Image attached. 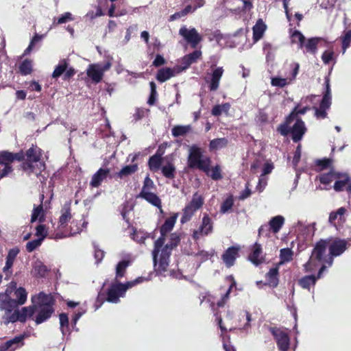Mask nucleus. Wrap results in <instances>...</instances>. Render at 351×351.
<instances>
[{
    "label": "nucleus",
    "mask_w": 351,
    "mask_h": 351,
    "mask_svg": "<svg viewBox=\"0 0 351 351\" xmlns=\"http://www.w3.org/2000/svg\"><path fill=\"white\" fill-rule=\"evenodd\" d=\"M315 97V95H311L302 98L300 103L294 108L293 112L289 116V120L293 119L295 115L305 114L307 110H310L308 103H311L313 99Z\"/></svg>",
    "instance_id": "nucleus-13"
},
{
    "label": "nucleus",
    "mask_w": 351,
    "mask_h": 351,
    "mask_svg": "<svg viewBox=\"0 0 351 351\" xmlns=\"http://www.w3.org/2000/svg\"><path fill=\"white\" fill-rule=\"evenodd\" d=\"M176 75L175 70L170 68H162L160 69L156 75V79L160 82H165Z\"/></svg>",
    "instance_id": "nucleus-28"
},
{
    "label": "nucleus",
    "mask_w": 351,
    "mask_h": 351,
    "mask_svg": "<svg viewBox=\"0 0 351 351\" xmlns=\"http://www.w3.org/2000/svg\"><path fill=\"white\" fill-rule=\"evenodd\" d=\"M230 108V105L228 103H225L221 105H216L212 110V114L214 116H219L222 113L228 114Z\"/></svg>",
    "instance_id": "nucleus-42"
},
{
    "label": "nucleus",
    "mask_w": 351,
    "mask_h": 351,
    "mask_svg": "<svg viewBox=\"0 0 351 351\" xmlns=\"http://www.w3.org/2000/svg\"><path fill=\"white\" fill-rule=\"evenodd\" d=\"M149 86H150V88H151V94H150V96H149L147 103L149 105H153L156 101V97L157 95L156 85L154 82H151L149 83Z\"/></svg>",
    "instance_id": "nucleus-57"
},
{
    "label": "nucleus",
    "mask_w": 351,
    "mask_h": 351,
    "mask_svg": "<svg viewBox=\"0 0 351 351\" xmlns=\"http://www.w3.org/2000/svg\"><path fill=\"white\" fill-rule=\"evenodd\" d=\"M270 331L276 341L279 350L287 351L290 343L288 334L285 330L276 328H271Z\"/></svg>",
    "instance_id": "nucleus-11"
},
{
    "label": "nucleus",
    "mask_w": 351,
    "mask_h": 351,
    "mask_svg": "<svg viewBox=\"0 0 351 351\" xmlns=\"http://www.w3.org/2000/svg\"><path fill=\"white\" fill-rule=\"evenodd\" d=\"M191 127L190 125H176L172 128V135L175 137L184 136L190 132Z\"/></svg>",
    "instance_id": "nucleus-36"
},
{
    "label": "nucleus",
    "mask_w": 351,
    "mask_h": 351,
    "mask_svg": "<svg viewBox=\"0 0 351 351\" xmlns=\"http://www.w3.org/2000/svg\"><path fill=\"white\" fill-rule=\"evenodd\" d=\"M340 178L339 173H336L333 169H330L328 173H320L316 177V180H319L321 184L328 186L333 180Z\"/></svg>",
    "instance_id": "nucleus-21"
},
{
    "label": "nucleus",
    "mask_w": 351,
    "mask_h": 351,
    "mask_svg": "<svg viewBox=\"0 0 351 351\" xmlns=\"http://www.w3.org/2000/svg\"><path fill=\"white\" fill-rule=\"evenodd\" d=\"M299 66H299L298 63H295L294 64V68H293V70L291 77H288L286 78L276 77L271 78V85L274 86H278V87L282 88V87L285 86L286 85L290 84L296 77V76L298 73Z\"/></svg>",
    "instance_id": "nucleus-14"
},
{
    "label": "nucleus",
    "mask_w": 351,
    "mask_h": 351,
    "mask_svg": "<svg viewBox=\"0 0 351 351\" xmlns=\"http://www.w3.org/2000/svg\"><path fill=\"white\" fill-rule=\"evenodd\" d=\"M320 40L321 38H310L307 40L306 43H304V46L306 47L308 52L315 54L317 51V44Z\"/></svg>",
    "instance_id": "nucleus-41"
},
{
    "label": "nucleus",
    "mask_w": 351,
    "mask_h": 351,
    "mask_svg": "<svg viewBox=\"0 0 351 351\" xmlns=\"http://www.w3.org/2000/svg\"><path fill=\"white\" fill-rule=\"evenodd\" d=\"M60 329L63 335L65 334L69 326V317L66 313H61L59 315Z\"/></svg>",
    "instance_id": "nucleus-56"
},
{
    "label": "nucleus",
    "mask_w": 351,
    "mask_h": 351,
    "mask_svg": "<svg viewBox=\"0 0 351 351\" xmlns=\"http://www.w3.org/2000/svg\"><path fill=\"white\" fill-rule=\"evenodd\" d=\"M227 279L230 280L232 282V283L230 285L228 289L226 291V293L222 296L221 299L217 302V306L219 307L223 306L226 303V302L229 299L230 293L232 289L236 285V282L234 281L232 276H228Z\"/></svg>",
    "instance_id": "nucleus-37"
},
{
    "label": "nucleus",
    "mask_w": 351,
    "mask_h": 351,
    "mask_svg": "<svg viewBox=\"0 0 351 351\" xmlns=\"http://www.w3.org/2000/svg\"><path fill=\"white\" fill-rule=\"evenodd\" d=\"M112 66V63L108 61L104 65L101 64H91L86 69V74L93 82L99 83L101 81L105 71H108Z\"/></svg>",
    "instance_id": "nucleus-9"
},
{
    "label": "nucleus",
    "mask_w": 351,
    "mask_h": 351,
    "mask_svg": "<svg viewBox=\"0 0 351 351\" xmlns=\"http://www.w3.org/2000/svg\"><path fill=\"white\" fill-rule=\"evenodd\" d=\"M340 178H337L334 184L336 191H341L349 182V176L346 173H340Z\"/></svg>",
    "instance_id": "nucleus-35"
},
{
    "label": "nucleus",
    "mask_w": 351,
    "mask_h": 351,
    "mask_svg": "<svg viewBox=\"0 0 351 351\" xmlns=\"http://www.w3.org/2000/svg\"><path fill=\"white\" fill-rule=\"evenodd\" d=\"M5 313L4 316L3 317V319L4 320L5 324L8 323H14L16 322H19V311L15 310L13 313H12V311H5Z\"/></svg>",
    "instance_id": "nucleus-39"
},
{
    "label": "nucleus",
    "mask_w": 351,
    "mask_h": 351,
    "mask_svg": "<svg viewBox=\"0 0 351 351\" xmlns=\"http://www.w3.org/2000/svg\"><path fill=\"white\" fill-rule=\"evenodd\" d=\"M293 252L290 248H283L280 250V264H284L291 261L293 259Z\"/></svg>",
    "instance_id": "nucleus-38"
},
{
    "label": "nucleus",
    "mask_w": 351,
    "mask_h": 351,
    "mask_svg": "<svg viewBox=\"0 0 351 351\" xmlns=\"http://www.w3.org/2000/svg\"><path fill=\"white\" fill-rule=\"evenodd\" d=\"M43 217H44V211L43 209V206L41 205L34 208L32 217H31V222H34L37 219H38L40 221H43Z\"/></svg>",
    "instance_id": "nucleus-49"
},
{
    "label": "nucleus",
    "mask_w": 351,
    "mask_h": 351,
    "mask_svg": "<svg viewBox=\"0 0 351 351\" xmlns=\"http://www.w3.org/2000/svg\"><path fill=\"white\" fill-rule=\"evenodd\" d=\"M267 25L261 19H259L253 27V40L254 42L259 40L266 31Z\"/></svg>",
    "instance_id": "nucleus-24"
},
{
    "label": "nucleus",
    "mask_w": 351,
    "mask_h": 351,
    "mask_svg": "<svg viewBox=\"0 0 351 351\" xmlns=\"http://www.w3.org/2000/svg\"><path fill=\"white\" fill-rule=\"evenodd\" d=\"M233 203L234 201L231 196L227 197L221 205L220 212L223 214L228 213L232 208Z\"/></svg>",
    "instance_id": "nucleus-54"
},
{
    "label": "nucleus",
    "mask_w": 351,
    "mask_h": 351,
    "mask_svg": "<svg viewBox=\"0 0 351 351\" xmlns=\"http://www.w3.org/2000/svg\"><path fill=\"white\" fill-rule=\"evenodd\" d=\"M326 93L324 94L323 99L322 100V102L320 104V107L322 109L326 110L329 108L330 104H331V93H330V84H329V80H326Z\"/></svg>",
    "instance_id": "nucleus-34"
},
{
    "label": "nucleus",
    "mask_w": 351,
    "mask_h": 351,
    "mask_svg": "<svg viewBox=\"0 0 351 351\" xmlns=\"http://www.w3.org/2000/svg\"><path fill=\"white\" fill-rule=\"evenodd\" d=\"M71 217L70 203L65 204L61 210V215L59 219V226H65L71 220Z\"/></svg>",
    "instance_id": "nucleus-25"
},
{
    "label": "nucleus",
    "mask_w": 351,
    "mask_h": 351,
    "mask_svg": "<svg viewBox=\"0 0 351 351\" xmlns=\"http://www.w3.org/2000/svg\"><path fill=\"white\" fill-rule=\"evenodd\" d=\"M74 20V18L71 12H65L62 14L58 19H54L53 24V25H60L62 23H66L69 21H72Z\"/></svg>",
    "instance_id": "nucleus-48"
},
{
    "label": "nucleus",
    "mask_w": 351,
    "mask_h": 351,
    "mask_svg": "<svg viewBox=\"0 0 351 351\" xmlns=\"http://www.w3.org/2000/svg\"><path fill=\"white\" fill-rule=\"evenodd\" d=\"M32 61L28 60H24L21 64V65L19 66L20 72L23 75L29 74L32 71Z\"/></svg>",
    "instance_id": "nucleus-55"
},
{
    "label": "nucleus",
    "mask_w": 351,
    "mask_h": 351,
    "mask_svg": "<svg viewBox=\"0 0 351 351\" xmlns=\"http://www.w3.org/2000/svg\"><path fill=\"white\" fill-rule=\"evenodd\" d=\"M204 202V198L200 194L198 193H194L191 200L183 209L180 222L182 223H185L190 221L195 213L203 206Z\"/></svg>",
    "instance_id": "nucleus-8"
},
{
    "label": "nucleus",
    "mask_w": 351,
    "mask_h": 351,
    "mask_svg": "<svg viewBox=\"0 0 351 351\" xmlns=\"http://www.w3.org/2000/svg\"><path fill=\"white\" fill-rule=\"evenodd\" d=\"M26 160L22 165L23 170L28 174L38 175L45 168V163L40 160L42 151L37 147H32L26 152Z\"/></svg>",
    "instance_id": "nucleus-5"
},
{
    "label": "nucleus",
    "mask_w": 351,
    "mask_h": 351,
    "mask_svg": "<svg viewBox=\"0 0 351 351\" xmlns=\"http://www.w3.org/2000/svg\"><path fill=\"white\" fill-rule=\"evenodd\" d=\"M346 213V209L343 207L339 208L337 212L331 213L329 217V222L334 225L336 224L335 221L338 220L341 221L343 220V215Z\"/></svg>",
    "instance_id": "nucleus-44"
},
{
    "label": "nucleus",
    "mask_w": 351,
    "mask_h": 351,
    "mask_svg": "<svg viewBox=\"0 0 351 351\" xmlns=\"http://www.w3.org/2000/svg\"><path fill=\"white\" fill-rule=\"evenodd\" d=\"M138 167L136 164L129 165L123 167L118 173L117 176L120 178H126L137 171Z\"/></svg>",
    "instance_id": "nucleus-33"
},
{
    "label": "nucleus",
    "mask_w": 351,
    "mask_h": 351,
    "mask_svg": "<svg viewBox=\"0 0 351 351\" xmlns=\"http://www.w3.org/2000/svg\"><path fill=\"white\" fill-rule=\"evenodd\" d=\"M346 241L338 239L317 242L308 262L304 265L306 271H313L321 263L331 266L333 257L341 255L346 250Z\"/></svg>",
    "instance_id": "nucleus-2"
},
{
    "label": "nucleus",
    "mask_w": 351,
    "mask_h": 351,
    "mask_svg": "<svg viewBox=\"0 0 351 351\" xmlns=\"http://www.w3.org/2000/svg\"><path fill=\"white\" fill-rule=\"evenodd\" d=\"M333 56H334L333 51L332 50H327L323 53V54L322 56V59L325 64H328L333 59Z\"/></svg>",
    "instance_id": "nucleus-62"
},
{
    "label": "nucleus",
    "mask_w": 351,
    "mask_h": 351,
    "mask_svg": "<svg viewBox=\"0 0 351 351\" xmlns=\"http://www.w3.org/2000/svg\"><path fill=\"white\" fill-rule=\"evenodd\" d=\"M304 36L298 31H295L291 34V42L293 43L298 44L300 48H302L304 47Z\"/></svg>",
    "instance_id": "nucleus-50"
},
{
    "label": "nucleus",
    "mask_w": 351,
    "mask_h": 351,
    "mask_svg": "<svg viewBox=\"0 0 351 351\" xmlns=\"http://www.w3.org/2000/svg\"><path fill=\"white\" fill-rule=\"evenodd\" d=\"M188 165L191 168H197L203 171H208L210 166V160L202 154V149L196 145L189 147Z\"/></svg>",
    "instance_id": "nucleus-7"
},
{
    "label": "nucleus",
    "mask_w": 351,
    "mask_h": 351,
    "mask_svg": "<svg viewBox=\"0 0 351 351\" xmlns=\"http://www.w3.org/2000/svg\"><path fill=\"white\" fill-rule=\"evenodd\" d=\"M285 223V218L281 215H277L271 219L269 221V226L273 232L277 233Z\"/></svg>",
    "instance_id": "nucleus-32"
},
{
    "label": "nucleus",
    "mask_w": 351,
    "mask_h": 351,
    "mask_svg": "<svg viewBox=\"0 0 351 351\" xmlns=\"http://www.w3.org/2000/svg\"><path fill=\"white\" fill-rule=\"evenodd\" d=\"M138 197L145 199L152 205L160 209V212L162 213V209L161 208V200L154 192L138 195Z\"/></svg>",
    "instance_id": "nucleus-27"
},
{
    "label": "nucleus",
    "mask_w": 351,
    "mask_h": 351,
    "mask_svg": "<svg viewBox=\"0 0 351 351\" xmlns=\"http://www.w3.org/2000/svg\"><path fill=\"white\" fill-rule=\"evenodd\" d=\"M228 144V140L226 138H216L210 142V149L217 150L223 148Z\"/></svg>",
    "instance_id": "nucleus-45"
},
{
    "label": "nucleus",
    "mask_w": 351,
    "mask_h": 351,
    "mask_svg": "<svg viewBox=\"0 0 351 351\" xmlns=\"http://www.w3.org/2000/svg\"><path fill=\"white\" fill-rule=\"evenodd\" d=\"M239 320L241 322V320H245L246 322L242 325L241 324V329L246 330L250 327V322L251 321V315L247 311H243L240 313Z\"/></svg>",
    "instance_id": "nucleus-51"
},
{
    "label": "nucleus",
    "mask_w": 351,
    "mask_h": 351,
    "mask_svg": "<svg viewBox=\"0 0 351 351\" xmlns=\"http://www.w3.org/2000/svg\"><path fill=\"white\" fill-rule=\"evenodd\" d=\"M208 176L211 177L213 180H220L222 176L221 174V169L219 166L216 165L213 167V168H210V166H208V171H204Z\"/></svg>",
    "instance_id": "nucleus-47"
},
{
    "label": "nucleus",
    "mask_w": 351,
    "mask_h": 351,
    "mask_svg": "<svg viewBox=\"0 0 351 351\" xmlns=\"http://www.w3.org/2000/svg\"><path fill=\"white\" fill-rule=\"evenodd\" d=\"M202 56V51L196 50L191 53L186 55L182 58L181 64L182 70L189 68L193 63L195 62Z\"/></svg>",
    "instance_id": "nucleus-23"
},
{
    "label": "nucleus",
    "mask_w": 351,
    "mask_h": 351,
    "mask_svg": "<svg viewBox=\"0 0 351 351\" xmlns=\"http://www.w3.org/2000/svg\"><path fill=\"white\" fill-rule=\"evenodd\" d=\"M341 40L343 53H345L351 43V30L345 32L343 36L341 37Z\"/></svg>",
    "instance_id": "nucleus-52"
},
{
    "label": "nucleus",
    "mask_w": 351,
    "mask_h": 351,
    "mask_svg": "<svg viewBox=\"0 0 351 351\" xmlns=\"http://www.w3.org/2000/svg\"><path fill=\"white\" fill-rule=\"evenodd\" d=\"M292 119H289V117L287 118V121L286 123H283V124H281L278 128V131L283 136H286L287 135V134L289 132V125L291 123V121Z\"/></svg>",
    "instance_id": "nucleus-60"
},
{
    "label": "nucleus",
    "mask_w": 351,
    "mask_h": 351,
    "mask_svg": "<svg viewBox=\"0 0 351 351\" xmlns=\"http://www.w3.org/2000/svg\"><path fill=\"white\" fill-rule=\"evenodd\" d=\"M47 271L46 267L40 261H36L33 265L32 274L34 276H43Z\"/></svg>",
    "instance_id": "nucleus-43"
},
{
    "label": "nucleus",
    "mask_w": 351,
    "mask_h": 351,
    "mask_svg": "<svg viewBox=\"0 0 351 351\" xmlns=\"http://www.w3.org/2000/svg\"><path fill=\"white\" fill-rule=\"evenodd\" d=\"M25 335L16 336L0 346V351H14L24 345Z\"/></svg>",
    "instance_id": "nucleus-15"
},
{
    "label": "nucleus",
    "mask_w": 351,
    "mask_h": 351,
    "mask_svg": "<svg viewBox=\"0 0 351 351\" xmlns=\"http://www.w3.org/2000/svg\"><path fill=\"white\" fill-rule=\"evenodd\" d=\"M149 112L148 110L145 108H137L136 110L135 113L134 114V118L136 121L140 120L143 117H144L147 112Z\"/></svg>",
    "instance_id": "nucleus-64"
},
{
    "label": "nucleus",
    "mask_w": 351,
    "mask_h": 351,
    "mask_svg": "<svg viewBox=\"0 0 351 351\" xmlns=\"http://www.w3.org/2000/svg\"><path fill=\"white\" fill-rule=\"evenodd\" d=\"M147 237V233L141 231H135L133 234L134 240L136 241L138 243L144 242L145 239Z\"/></svg>",
    "instance_id": "nucleus-63"
},
{
    "label": "nucleus",
    "mask_w": 351,
    "mask_h": 351,
    "mask_svg": "<svg viewBox=\"0 0 351 351\" xmlns=\"http://www.w3.org/2000/svg\"><path fill=\"white\" fill-rule=\"evenodd\" d=\"M239 250V247H229L223 254L222 258L227 267H230L233 265Z\"/></svg>",
    "instance_id": "nucleus-22"
},
{
    "label": "nucleus",
    "mask_w": 351,
    "mask_h": 351,
    "mask_svg": "<svg viewBox=\"0 0 351 351\" xmlns=\"http://www.w3.org/2000/svg\"><path fill=\"white\" fill-rule=\"evenodd\" d=\"M12 291L7 289L5 292L0 293V309L11 311L27 301V293L23 287L16 289L14 291L15 299L11 298Z\"/></svg>",
    "instance_id": "nucleus-4"
},
{
    "label": "nucleus",
    "mask_w": 351,
    "mask_h": 351,
    "mask_svg": "<svg viewBox=\"0 0 351 351\" xmlns=\"http://www.w3.org/2000/svg\"><path fill=\"white\" fill-rule=\"evenodd\" d=\"M14 261V260L6 258L5 265L3 269V272L5 274V278H8L12 274L10 269L13 265Z\"/></svg>",
    "instance_id": "nucleus-61"
},
{
    "label": "nucleus",
    "mask_w": 351,
    "mask_h": 351,
    "mask_svg": "<svg viewBox=\"0 0 351 351\" xmlns=\"http://www.w3.org/2000/svg\"><path fill=\"white\" fill-rule=\"evenodd\" d=\"M317 170L319 171L323 170L330 171L331 169V161L329 159L319 160L316 162Z\"/></svg>",
    "instance_id": "nucleus-53"
},
{
    "label": "nucleus",
    "mask_w": 351,
    "mask_h": 351,
    "mask_svg": "<svg viewBox=\"0 0 351 351\" xmlns=\"http://www.w3.org/2000/svg\"><path fill=\"white\" fill-rule=\"evenodd\" d=\"M144 280L143 277H138L133 281L126 283H112L107 292V301L111 303H118L120 298L125 296V292L128 289L132 288L136 285L142 282Z\"/></svg>",
    "instance_id": "nucleus-6"
},
{
    "label": "nucleus",
    "mask_w": 351,
    "mask_h": 351,
    "mask_svg": "<svg viewBox=\"0 0 351 351\" xmlns=\"http://www.w3.org/2000/svg\"><path fill=\"white\" fill-rule=\"evenodd\" d=\"M161 171L162 175L169 179H173L175 177L176 167L171 162H167L162 163L161 167Z\"/></svg>",
    "instance_id": "nucleus-29"
},
{
    "label": "nucleus",
    "mask_w": 351,
    "mask_h": 351,
    "mask_svg": "<svg viewBox=\"0 0 351 351\" xmlns=\"http://www.w3.org/2000/svg\"><path fill=\"white\" fill-rule=\"evenodd\" d=\"M36 235L38 237V239H43L47 237V230L46 228V226L45 225H39L36 227Z\"/></svg>",
    "instance_id": "nucleus-58"
},
{
    "label": "nucleus",
    "mask_w": 351,
    "mask_h": 351,
    "mask_svg": "<svg viewBox=\"0 0 351 351\" xmlns=\"http://www.w3.org/2000/svg\"><path fill=\"white\" fill-rule=\"evenodd\" d=\"M32 306L23 307L18 309L19 314V322H25L28 317L33 315L35 311L38 315L35 319L37 324H40L49 319L53 312V300L51 295L40 293L32 297Z\"/></svg>",
    "instance_id": "nucleus-3"
},
{
    "label": "nucleus",
    "mask_w": 351,
    "mask_h": 351,
    "mask_svg": "<svg viewBox=\"0 0 351 351\" xmlns=\"http://www.w3.org/2000/svg\"><path fill=\"white\" fill-rule=\"evenodd\" d=\"M130 265V261H122L116 267V278H122L125 272L126 268Z\"/></svg>",
    "instance_id": "nucleus-46"
},
{
    "label": "nucleus",
    "mask_w": 351,
    "mask_h": 351,
    "mask_svg": "<svg viewBox=\"0 0 351 351\" xmlns=\"http://www.w3.org/2000/svg\"><path fill=\"white\" fill-rule=\"evenodd\" d=\"M250 261L254 265H258L264 262L265 258L263 255L261 245L258 243L252 246V253L249 256Z\"/></svg>",
    "instance_id": "nucleus-19"
},
{
    "label": "nucleus",
    "mask_w": 351,
    "mask_h": 351,
    "mask_svg": "<svg viewBox=\"0 0 351 351\" xmlns=\"http://www.w3.org/2000/svg\"><path fill=\"white\" fill-rule=\"evenodd\" d=\"M278 267H273V268L270 269V270L267 274V275H266L267 283L270 287H275L278 285Z\"/></svg>",
    "instance_id": "nucleus-31"
},
{
    "label": "nucleus",
    "mask_w": 351,
    "mask_h": 351,
    "mask_svg": "<svg viewBox=\"0 0 351 351\" xmlns=\"http://www.w3.org/2000/svg\"><path fill=\"white\" fill-rule=\"evenodd\" d=\"M213 230V223L208 215L204 214L202 223L198 229L193 231V238L197 240L202 236H206L210 234Z\"/></svg>",
    "instance_id": "nucleus-12"
},
{
    "label": "nucleus",
    "mask_w": 351,
    "mask_h": 351,
    "mask_svg": "<svg viewBox=\"0 0 351 351\" xmlns=\"http://www.w3.org/2000/svg\"><path fill=\"white\" fill-rule=\"evenodd\" d=\"M42 239H37L33 241L28 242L26 244V249L28 252H31L34 251L36 248L40 246L42 243Z\"/></svg>",
    "instance_id": "nucleus-59"
},
{
    "label": "nucleus",
    "mask_w": 351,
    "mask_h": 351,
    "mask_svg": "<svg viewBox=\"0 0 351 351\" xmlns=\"http://www.w3.org/2000/svg\"><path fill=\"white\" fill-rule=\"evenodd\" d=\"M326 266L323 265L320 268L317 277L315 276H306L300 280V285L304 289H308L311 285H314L317 278H321L322 274L326 270Z\"/></svg>",
    "instance_id": "nucleus-20"
},
{
    "label": "nucleus",
    "mask_w": 351,
    "mask_h": 351,
    "mask_svg": "<svg viewBox=\"0 0 351 351\" xmlns=\"http://www.w3.org/2000/svg\"><path fill=\"white\" fill-rule=\"evenodd\" d=\"M149 167L151 171L156 172L160 169L162 165V158L157 153L152 156L148 162Z\"/></svg>",
    "instance_id": "nucleus-30"
},
{
    "label": "nucleus",
    "mask_w": 351,
    "mask_h": 351,
    "mask_svg": "<svg viewBox=\"0 0 351 351\" xmlns=\"http://www.w3.org/2000/svg\"><path fill=\"white\" fill-rule=\"evenodd\" d=\"M178 214H173L167 218L160 228V237L155 241L152 252L156 271L161 275H166L171 250L180 242V237L176 233L168 234L173 228Z\"/></svg>",
    "instance_id": "nucleus-1"
},
{
    "label": "nucleus",
    "mask_w": 351,
    "mask_h": 351,
    "mask_svg": "<svg viewBox=\"0 0 351 351\" xmlns=\"http://www.w3.org/2000/svg\"><path fill=\"white\" fill-rule=\"evenodd\" d=\"M67 66L68 62L66 60H62L60 61L52 73V77L58 78L60 77L66 71Z\"/></svg>",
    "instance_id": "nucleus-40"
},
{
    "label": "nucleus",
    "mask_w": 351,
    "mask_h": 351,
    "mask_svg": "<svg viewBox=\"0 0 351 351\" xmlns=\"http://www.w3.org/2000/svg\"><path fill=\"white\" fill-rule=\"evenodd\" d=\"M223 70L222 67H218L213 71L210 84V90H216L219 88V81L223 75Z\"/></svg>",
    "instance_id": "nucleus-26"
},
{
    "label": "nucleus",
    "mask_w": 351,
    "mask_h": 351,
    "mask_svg": "<svg viewBox=\"0 0 351 351\" xmlns=\"http://www.w3.org/2000/svg\"><path fill=\"white\" fill-rule=\"evenodd\" d=\"M306 131V128L304 123L301 119H297L291 130L293 141L294 142L300 141Z\"/></svg>",
    "instance_id": "nucleus-16"
},
{
    "label": "nucleus",
    "mask_w": 351,
    "mask_h": 351,
    "mask_svg": "<svg viewBox=\"0 0 351 351\" xmlns=\"http://www.w3.org/2000/svg\"><path fill=\"white\" fill-rule=\"evenodd\" d=\"M24 156L22 152L13 154L8 151L0 152V165H10L14 160H21Z\"/></svg>",
    "instance_id": "nucleus-17"
},
{
    "label": "nucleus",
    "mask_w": 351,
    "mask_h": 351,
    "mask_svg": "<svg viewBox=\"0 0 351 351\" xmlns=\"http://www.w3.org/2000/svg\"><path fill=\"white\" fill-rule=\"evenodd\" d=\"M109 169H99L92 176L90 184L93 187H98L100 186L101 182L104 181L110 176Z\"/></svg>",
    "instance_id": "nucleus-18"
},
{
    "label": "nucleus",
    "mask_w": 351,
    "mask_h": 351,
    "mask_svg": "<svg viewBox=\"0 0 351 351\" xmlns=\"http://www.w3.org/2000/svg\"><path fill=\"white\" fill-rule=\"evenodd\" d=\"M179 34L182 36L193 48H195L202 39L201 35L197 32L195 28H187L185 25L180 27Z\"/></svg>",
    "instance_id": "nucleus-10"
}]
</instances>
